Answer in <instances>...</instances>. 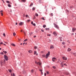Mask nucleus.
Masks as SVG:
<instances>
[{
	"label": "nucleus",
	"mask_w": 76,
	"mask_h": 76,
	"mask_svg": "<svg viewBox=\"0 0 76 76\" xmlns=\"http://www.w3.org/2000/svg\"><path fill=\"white\" fill-rule=\"evenodd\" d=\"M50 52H48V53L46 55V58H48V57L49 56H50Z\"/></svg>",
	"instance_id": "f257e3e1"
},
{
	"label": "nucleus",
	"mask_w": 76,
	"mask_h": 76,
	"mask_svg": "<svg viewBox=\"0 0 76 76\" xmlns=\"http://www.w3.org/2000/svg\"><path fill=\"white\" fill-rule=\"evenodd\" d=\"M4 57L5 60L7 61L8 60V57L6 55H4Z\"/></svg>",
	"instance_id": "f03ea898"
},
{
	"label": "nucleus",
	"mask_w": 76,
	"mask_h": 76,
	"mask_svg": "<svg viewBox=\"0 0 76 76\" xmlns=\"http://www.w3.org/2000/svg\"><path fill=\"white\" fill-rule=\"evenodd\" d=\"M54 26L56 28H57V29H59V27H58V25H57V24L54 23Z\"/></svg>",
	"instance_id": "7ed1b4c3"
},
{
	"label": "nucleus",
	"mask_w": 76,
	"mask_h": 76,
	"mask_svg": "<svg viewBox=\"0 0 76 76\" xmlns=\"http://www.w3.org/2000/svg\"><path fill=\"white\" fill-rule=\"evenodd\" d=\"M35 63H36L37 64H39L40 65H41V62H38L37 63V62H35Z\"/></svg>",
	"instance_id": "20e7f679"
},
{
	"label": "nucleus",
	"mask_w": 76,
	"mask_h": 76,
	"mask_svg": "<svg viewBox=\"0 0 76 76\" xmlns=\"http://www.w3.org/2000/svg\"><path fill=\"white\" fill-rule=\"evenodd\" d=\"M57 59L56 58L53 57L52 58V61H55V60H56Z\"/></svg>",
	"instance_id": "39448f33"
},
{
	"label": "nucleus",
	"mask_w": 76,
	"mask_h": 76,
	"mask_svg": "<svg viewBox=\"0 0 76 76\" xmlns=\"http://www.w3.org/2000/svg\"><path fill=\"white\" fill-rule=\"evenodd\" d=\"M53 35H54L55 36H57V32H56V31H54L53 33Z\"/></svg>",
	"instance_id": "423d86ee"
},
{
	"label": "nucleus",
	"mask_w": 76,
	"mask_h": 76,
	"mask_svg": "<svg viewBox=\"0 0 76 76\" xmlns=\"http://www.w3.org/2000/svg\"><path fill=\"white\" fill-rule=\"evenodd\" d=\"M54 48V47L53 45H51L50 47V49H53Z\"/></svg>",
	"instance_id": "0eeeda50"
},
{
	"label": "nucleus",
	"mask_w": 76,
	"mask_h": 76,
	"mask_svg": "<svg viewBox=\"0 0 76 76\" xmlns=\"http://www.w3.org/2000/svg\"><path fill=\"white\" fill-rule=\"evenodd\" d=\"M23 23L22 22H20L19 23V25H20V26H22V25H23Z\"/></svg>",
	"instance_id": "6e6552de"
},
{
	"label": "nucleus",
	"mask_w": 76,
	"mask_h": 76,
	"mask_svg": "<svg viewBox=\"0 0 76 76\" xmlns=\"http://www.w3.org/2000/svg\"><path fill=\"white\" fill-rule=\"evenodd\" d=\"M62 58H63V60H67V58L66 57H65L63 56Z\"/></svg>",
	"instance_id": "1a4fd4ad"
},
{
	"label": "nucleus",
	"mask_w": 76,
	"mask_h": 76,
	"mask_svg": "<svg viewBox=\"0 0 76 76\" xmlns=\"http://www.w3.org/2000/svg\"><path fill=\"white\" fill-rule=\"evenodd\" d=\"M76 30V28H73L72 29V31L73 32H75V31Z\"/></svg>",
	"instance_id": "9d476101"
},
{
	"label": "nucleus",
	"mask_w": 76,
	"mask_h": 76,
	"mask_svg": "<svg viewBox=\"0 0 76 76\" xmlns=\"http://www.w3.org/2000/svg\"><path fill=\"white\" fill-rule=\"evenodd\" d=\"M28 52L29 53H32V50H28Z\"/></svg>",
	"instance_id": "9b49d317"
},
{
	"label": "nucleus",
	"mask_w": 76,
	"mask_h": 76,
	"mask_svg": "<svg viewBox=\"0 0 76 76\" xmlns=\"http://www.w3.org/2000/svg\"><path fill=\"white\" fill-rule=\"evenodd\" d=\"M63 62H61V65L62 67H63Z\"/></svg>",
	"instance_id": "f8f14e48"
},
{
	"label": "nucleus",
	"mask_w": 76,
	"mask_h": 76,
	"mask_svg": "<svg viewBox=\"0 0 76 76\" xmlns=\"http://www.w3.org/2000/svg\"><path fill=\"white\" fill-rule=\"evenodd\" d=\"M11 45H12V46H14V47H15V45L13 43L11 44Z\"/></svg>",
	"instance_id": "ddd939ff"
},
{
	"label": "nucleus",
	"mask_w": 76,
	"mask_h": 76,
	"mask_svg": "<svg viewBox=\"0 0 76 76\" xmlns=\"http://www.w3.org/2000/svg\"><path fill=\"white\" fill-rule=\"evenodd\" d=\"M6 3H8L9 4H10V2H9V1H6Z\"/></svg>",
	"instance_id": "4468645a"
},
{
	"label": "nucleus",
	"mask_w": 76,
	"mask_h": 76,
	"mask_svg": "<svg viewBox=\"0 0 76 76\" xmlns=\"http://www.w3.org/2000/svg\"><path fill=\"white\" fill-rule=\"evenodd\" d=\"M68 51H71V49H70V48H68Z\"/></svg>",
	"instance_id": "2eb2a0df"
},
{
	"label": "nucleus",
	"mask_w": 76,
	"mask_h": 76,
	"mask_svg": "<svg viewBox=\"0 0 76 76\" xmlns=\"http://www.w3.org/2000/svg\"><path fill=\"white\" fill-rule=\"evenodd\" d=\"M21 1H22L23 2H25L26 1V0H21Z\"/></svg>",
	"instance_id": "dca6fc26"
},
{
	"label": "nucleus",
	"mask_w": 76,
	"mask_h": 76,
	"mask_svg": "<svg viewBox=\"0 0 76 76\" xmlns=\"http://www.w3.org/2000/svg\"><path fill=\"white\" fill-rule=\"evenodd\" d=\"M3 52L4 53V54H7V52L6 51H4Z\"/></svg>",
	"instance_id": "f3484780"
},
{
	"label": "nucleus",
	"mask_w": 76,
	"mask_h": 76,
	"mask_svg": "<svg viewBox=\"0 0 76 76\" xmlns=\"http://www.w3.org/2000/svg\"><path fill=\"white\" fill-rule=\"evenodd\" d=\"M42 19V20H45V19H44V17H43L41 18V19Z\"/></svg>",
	"instance_id": "a211bd4d"
},
{
	"label": "nucleus",
	"mask_w": 76,
	"mask_h": 76,
	"mask_svg": "<svg viewBox=\"0 0 76 76\" xmlns=\"http://www.w3.org/2000/svg\"><path fill=\"white\" fill-rule=\"evenodd\" d=\"M8 6L9 7H11V5H10V4H8Z\"/></svg>",
	"instance_id": "6ab92c4d"
},
{
	"label": "nucleus",
	"mask_w": 76,
	"mask_h": 76,
	"mask_svg": "<svg viewBox=\"0 0 76 76\" xmlns=\"http://www.w3.org/2000/svg\"><path fill=\"white\" fill-rule=\"evenodd\" d=\"M33 6V3H31L30 6Z\"/></svg>",
	"instance_id": "aec40b11"
},
{
	"label": "nucleus",
	"mask_w": 76,
	"mask_h": 76,
	"mask_svg": "<svg viewBox=\"0 0 76 76\" xmlns=\"http://www.w3.org/2000/svg\"><path fill=\"white\" fill-rule=\"evenodd\" d=\"M35 15L36 16H38V14L37 13Z\"/></svg>",
	"instance_id": "412c9836"
},
{
	"label": "nucleus",
	"mask_w": 76,
	"mask_h": 76,
	"mask_svg": "<svg viewBox=\"0 0 76 76\" xmlns=\"http://www.w3.org/2000/svg\"><path fill=\"white\" fill-rule=\"evenodd\" d=\"M13 35L14 36H15V35H16V33H15V32L13 33Z\"/></svg>",
	"instance_id": "4be33fe9"
},
{
	"label": "nucleus",
	"mask_w": 76,
	"mask_h": 76,
	"mask_svg": "<svg viewBox=\"0 0 76 76\" xmlns=\"http://www.w3.org/2000/svg\"><path fill=\"white\" fill-rule=\"evenodd\" d=\"M43 27L44 28H45V27H46V25H44L43 26Z\"/></svg>",
	"instance_id": "5701e85b"
},
{
	"label": "nucleus",
	"mask_w": 76,
	"mask_h": 76,
	"mask_svg": "<svg viewBox=\"0 0 76 76\" xmlns=\"http://www.w3.org/2000/svg\"><path fill=\"white\" fill-rule=\"evenodd\" d=\"M3 35L4 37H6V34H5V33H4Z\"/></svg>",
	"instance_id": "b1692460"
},
{
	"label": "nucleus",
	"mask_w": 76,
	"mask_h": 76,
	"mask_svg": "<svg viewBox=\"0 0 76 76\" xmlns=\"http://www.w3.org/2000/svg\"><path fill=\"white\" fill-rule=\"evenodd\" d=\"M42 57H45V55H43L42 56Z\"/></svg>",
	"instance_id": "393cba45"
},
{
	"label": "nucleus",
	"mask_w": 76,
	"mask_h": 76,
	"mask_svg": "<svg viewBox=\"0 0 76 76\" xmlns=\"http://www.w3.org/2000/svg\"><path fill=\"white\" fill-rule=\"evenodd\" d=\"M34 49H37V46H34Z\"/></svg>",
	"instance_id": "a878e982"
},
{
	"label": "nucleus",
	"mask_w": 76,
	"mask_h": 76,
	"mask_svg": "<svg viewBox=\"0 0 76 76\" xmlns=\"http://www.w3.org/2000/svg\"><path fill=\"white\" fill-rule=\"evenodd\" d=\"M31 72L32 73H34V69H32Z\"/></svg>",
	"instance_id": "bb28decb"
},
{
	"label": "nucleus",
	"mask_w": 76,
	"mask_h": 76,
	"mask_svg": "<svg viewBox=\"0 0 76 76\" xmlns=\"http://www.w3.org/2000/svg\"><path fill=\"white\" fill-rule=\"evenodd\" d=\"M62 44L63 45H64L65 44V43L64 42H62Z\"/></svg>",
	"instance_id": "cd10ccee"
},
{
	"label": "nucleus",
	"mask_w": 76,
	"mask_h": 76,
	"mask_svg": "<svg viewBox=\"0 0 76 76\" xmlns=\"http://www.w3.org/2000/svg\"><path fill=\"white\" fill-rule=\"evenodd\" d=\"M53 68L54 69H56V66H53Z\"/></svg>",
	"instance_id": "c85d7f7f"
},
{
	"label": "nucleus",
	"mask_w": 76,
	"mask_h": 76,
	"mask_svg": "<svg viewBox=\"0 0 76 76\" xmlns=\"http://www.w3.org/2000/svg\"><path fill=\"white\" fill-rule=\"evenodd\" d=\"M35 7H34L33 8H32L33 10H35Z\"/></svg>",
	"instance_id": "c756f323"
},
{
	"label": "nucleus",
	"mask_w": 76,
	"mask_h": 76,
	"mask_svg": "<svg viewBox=\"0 0 76 76\" xmlns=\"http://www.w3.org/2000/svg\"><path fill=\"white\" fill-rule=\"evenodd\" d=\"M36 53H37V52L35 51L34 52V55L36 54Z\"/></svg>",
	"instance_id": "7c9ffc66"
},
{
	"label": "nucleus",
	"mask_w": 76,
	"mask_h": 76,
	"mask_svg": "<svg viewBox=\"0 0 76 76\" xmlns=\"http://www.w3.org/2000/svg\"><path fill=\"white\" fill-rule=\"evenodd\" d=\"M9 70V72H11V71H12V70H11V69H9V70Z\"/></svg>",
	"instance_id": "2f4dec72"
},
{
	"label": "nucleus",
	"mask_w": 76,
	"mask_h": 76,
	"mask_svg": "<svg viewBox=\"0 0 76 76\" xmlns=\"http://www.w3.org/2000/svg\"><path fill=\"white\" fill-rule=\"evenodd\" d=\"M1 54H2V55H4V53L3 52L1 53Z\"/></svg>",
	"instance_id": "473e14b6"
},
{
	"label": "nucleus",
	"mask_w": 76,
	"mask_h": 76,
	"mask_svg": "<svg viewBox=\"0 0 76 76\" xmlns=\"http://www.w3.org/2000/svg\"><path fill=\"white\" fill-rule=\"evenodd\" d=\"M39 71L41 72H42V69H39Z\"/></svg>",
	"instance_id": "72a5a7b5"
},
{
	"label": "nucleus",
	"mask_w": 76,
	"mask_h": 76,
	"mask_svg": "<svg viewBox=\"0 0 76 76\" xmlns=\"http://www.w3.org/2000/svg\"><path fill=\"white\" fill-rule=\"evenodd\" d=\"M33 25L34 26H35V25H35V23H34L33 24Z\"/></svg>",
	"instance_id": "f704fd0d"
},
{
	"label": "nucleus",
	"mask_w": 76,
	"mask_h": 76,
	"mask_svg": "<svg viewBox=\"0 0 76 76\" xmlns=\"http://www.w3.org/2000/svg\"><path fill=\"white\" fill-rule=\"evenodd\" d=\"M27 40H28V39H25L24 41H26Z\"/></svg>",
	"instance_id": "c9c22d12"
},
{
	"label": "nucleus",
	"mask_w": 76,
	"mask_h": 76,
	"mask_svg": "<svg viewBox=\"0 0 76 76\" xmlns=\"http://www.w3.org/2000/svg\"><path fill=\"white\" fill-rule=\"evenodd\" d=\"M46 73H47V74H49V72L48 71H47L46 72Z\"/></svg>",
	"instance_id": "e433bc0d"
},
{
	"label": "nucleus",
	"mask_w": 76,
	"mask_h": 76,
	"mask_svg": "<svg viewBox=\"0 0 76 76\" xmlns=\"http://www.w3.org/2000/svg\"><path fill=\"white\" fill-rule=\"evenodd\" d=\"M47 36H49V37H50V36H51V34H48Z\"/></svg>",
	"instance_id": "4c0bfd02"
},
{
	"label": "nucleus",
	"mask_w": 76,
	"mask_h": 76,
	"mask_svg": "<svg viewBox=\"0 0 76 76\" xmlns=\"http://www.w3.org/2000/svg\"><path fill=\"white\" fill-rule=\"evenodd\" d=\"M1 16H3V13H2V12H1Z\"/></svg>",
	"instance_id": "58836bf2"
},
{
	"label": "nucleus",
	"mask_w": 76,
	"mask_h": 76,
	"mask_svg": "<svg viewBox=\"0 0 76 76\" xmlns=\"http://www.w3.org/2000/svg\"><path fill=\"white\" fill-rule=\"evenodd\" d=\"M26 18H27V17H28V15H26Z\"/></svg>",
	"instance_id": "ea45409f"
},
{
	"label": "nucleus",
	"mask_w": 76,
	"mask_h": 76,
	"mask_svg": "<svg viewBox=\"0 0 76 76\" xmlns=\"http://www.w3.org/2000/svg\"><path fill=\"white\" fill-rule=\"evenodd\" d=\"M41 31H42V32H44V30H43L42 29L41 30Z\"/></svg>",
	"instance_id": "a19ab883"
},
{
	"label": "nucleus",
	"mask_w": 76,
	"mask_h": 76,
	"mask_svg": "<svg viewBox=\"0 0 76 76\" xmlns=\"http://www.w3.org/2000/svg\"><path fill=\"white\" fill-rule=\"evenodd\" d=\"M12 76H15V75L14 73H13Z\"/></svg>",
	"instance_id": "79ce46f5"
},
{
	"label": "nucleus",
	"mask_w": 76,
	"mask_h": 76,
	"mask_svg": "<svg viewBox=\"0 0 76 76\" xmlns=\"http://www.w3.org/2000/svg\"><path fill=\"white\" fill-rule=\"evenodd\" d=\"M35 16H34V17L33 18V19H35Z\"/></svg>",
	"instance_id": "37998d69"
},
{
	"label": "nucleus",
	"mask_w": 76,
	"mask_h": 76,
	"mask_svg": "<svg viewBox=\"0 0 76 76\" xmlns=\"http://www.w3.org/2000/svg\"><path fill=\"white\" fill-rule=\"evenodd\" d=\"M24 34H25V35H26V33L24 31Z\"/></svg>",
	"instance_id": "c03bdc74"
},
{
	"label": "nucleus",
	"mask_w": 76,
	"mask_h": 76,
	"mask_svg": "<svg viewBox=\"0 0 76 76\" xmlns=\"http://www.w3.org/2000/svg\"><path fill=\"white\" fill-rule=\"evenodd\" d=\"M46 30H48V29H49V28H45Z\"/></svg>",
	"instance_id": "a18cd8bd"
},
{
	"label": "nucleus",
	"mask_w": 76,
	"mask_h": 76,
	"mask_svg": "<svg viewBox=\"0 0 76 76\" xmlns=\"http://www.w3.org/2000/svg\"><path fill=\"white\" fill-rule=\"evenodd\" d=\"M1 44H3V42H1L0 43Z\"/></svg>",
	"instance_id": "49530a36"
},
{
	"label": "nucleus",
	"mask_w": 76,
	"mask_h": 76,
	"mask_svg": "<svg viewBox=\"0 0 76 76\" xmlns=\"http://www.w3.org/2000/svg\"><path fill=\"white\" fill-rule=\"evenodd\" d=\"M28 22H30V21H31V20H28Z\"/></svg>",
	"instance_id": "de8ad7c7"
},
{
	"label": "nucleus",
	"mask_w": 76,
	"mask_h": 76,
	"mask_svg": "<svg viewBox=\"0 0 76 76\" xmlns=\"http://www.w3.org/2000/svg\"><path fill=\"white\" fill-rule=\"evenodd\" d=\"M41 73L42 75L43 74V72H41Z\"/></svg>",
	"instance_id": "09e8293b"
},
{
	"label": "nucleus",
	"mask_w": 76,
	"mask_h": 76,
	"mask_svg": "<svg viewBox=\"0 0 76 76\" xmlns=\"http://www.w3.org/2000/svg\"><path fill=\"white\" fill-rule=\"evenodd\" d=\"M25 44V43H23V45H24V44Z\"/></svg>",
	"instance_id": "8fccbe9b"
},
{
	"label": "nucleus",
	"mask_w": 76,
	"mask_h": 76,
	"mask_svg": "<svg viewBox=\"0 0 76 76\" xmlns=\"http://www.w3.org/2000/svg\"><path fill=\"white\" fill-rule=\"evenodd\" d=\"M47 75V74H46V73H45V76H46V75Z\"/></svg>",
	"instance_id": "3c124183"
},
{
	"label": "nucleus",
	"mask_w": 76,
	"mask_h": 76,
	"mask_svg": "<svg viewBox=\"0 0 76 76\" xmlns=\"http://www.w3.org/2000/svg\"><path fill=\"white\" fill-rule=\"evenodd\" d=\"M36 37V36H34V38H35Z\"/></svg>",
	"instance_id": "603ef678"
},
{
	"label": "nucleus",
	"mask_w": 76,
	"mask_h": 76,
	"mask_svg": "<svg viewBox=\"0 0 76 76\" xmlns=\"http://www.w3.org/2000/svg\"><path fill=\"white\" fill-rule=\"evenodd\" d=\"M31 24H33V21H32V22H31Z\"/></svg>",
	"instance_id": "864d4df0"
},
{
	"label": "nucleus",
	"mask_w": 76,
	"mask_h": 76,
	"mask_svg": "<svg viewBox=\"0 0 76 76\" xmlns=\"http://www.w3.org/2000/svg\"><path fill=\"white\" fill-rule=\"evenodd\" d=\"M3 45H6V44H4Z\"/></svg>",
	"instance_id": "5fc2aeb1"
},
{
	"label": "nucleus",
	"mask_w": 76,
	"mask_h": 76,
	"mask_svg": "<svg viewBox=\"0 0 76 76\" xmlns=\"http://www.w3.org/2000/svg\"><path fill=\"white\" fill-rule=\"evenodd\" d=\"M15 25H18V23H15Z\"/></svg>",
	"instance_id": "6e6d98bb"
},
{
	"label": "nucleus",
	"mask_w": 76,
	"mask_h": 76,
	"mask_svg": "<svg viewBox=\"0 0 76 76\" xmlns=\"http://www.w3.org/2000/svg\"><path fill=\"white\" fill-rule=\"evenodd\" d=\"M5 42V43H6V44H7V42Z\"/></svg>",
	"instance_id": "4d7b16f0"
},
{
	"label": "nucleus",
	"mask_w": 76,
	"mask_h": 76,
	"mask_svg": "<svg viewBox=\"0 0 76 76\" xmlns=\"http://www.w3.org/2000/svg\"><path fill=\"white\" fill-rule=\"evenodd\" d=\"M1 12H3V10H1Z\"/></svg>",
	"instance_id": "13d9d810"
},
{
	"label": "nucleus",
	"mask_w": 76,
	"mask_h": 76,
	"mask_svg": "<svg viewBox=\"0 0 76 76\" xmlns=\"http://www.w3.org/2000/svg\"><path fill=\"white\" fill-rule=\"evenodd\" d=\"M11 76H12L13 75V74H11Z\"/></svg>",
	"instance_id": "bf43d9fd"
},
{
	"label": "nucleus",
	"mask_w": 76,
	"mask_h": 76,
	"mask_svg": "<svg viewBox=\"0 0 76 76\" xmlns=\"http://www.w3.org/2000/svg\"><path fill=\"white\" fill-rule=\"evenodd\" d=\"M64 48H66V46H64Z\"/></svg>",
	"instance_id": "052dcab7"
},
{
	"label": "nucleus",
	"mask_w": 76,
	"mask_h": 76,
	"mask_svg": "<svg viewBox=\"0 0 76 76\" xmlns=\"http://www.w3.org/2000/svg\"><path fill=\"white\" fill-rule=\"evenodd\" d=\"M1 50V48H0V50Z\"/></svg>",
	"instance_id": "680f3d73"
},
{
	"label": "nucleus",
	"mask_w": 76,
	"mask_h": 76,
	"mask_svg": "<svg viewBox=\"0 0 76 76\" xmlns=\"http://www.w3.org/2000/svg\"><path fill=\"white\" fill-rule=\"evenodd\" d=\"M4 62H5V60H4Z\"/></svg>",
	"instance_id": "e2e57ef3"
},
{
	"label": "nucleus",
	"mask_w": 76,
	"mask_h": 76,
	"mask_svg": "<svg viewBox=\"0 0 76 76\" xmlns=\"http://www.w3.org/2000/svg\"><path fill=\"white\" fill-rule=\"evenodd\" d=\"M20 44V45H22V43H21Z\"/></svg>",
	"instance_id": "0e129e2a"
},
{
	"label": "nucleus",
	"mask_w": 76,
	"mask_h": 76,
	"mask_svg": "<svg viewBox=\"0 0 76 76\" xmlns=\"http://www.w3.org/2000/svg\"><path fill=\"white\" fill-rule=\"evenodd\" d=\"M21 32H22V30H21Z\"/></svg>",
	"instance_id": "69168bd1"
},
{
	"label": "nucleus",
	"mask_w": 76,
	"mask_h": 76,
	"mask_svg": "<svg viewBox=\"0 0 76 76\" xmlns=\"http://www.w3.org/2000/svg\"><path fill=\"white\" fill-rule=\"evenodd\" d=\"M53 14L52 13L50 15H53Z\"/></svg>",
	"instance_id": "338daca9"
},
{
	"label": "nucleus",
	"mask_w": 76,
	"mask_h": 76,
	"mask_svg": "<svg viewBox=\"0 0 76 76\" xmlns=\"http://www.w3.org/2000/svg\"><path fill=\"white\" fill-rule=\"evenodd\" d=\"M65 64H64V65H65Z\"/></svg>",
	"instance_id": "774afa93"
}]
</instances>
